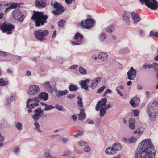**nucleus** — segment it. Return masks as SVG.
Here are the masks:
<instances>
[{"instance_id": "nucleus-1", "label": "nucleus", "mask_w": 158, "mask_h": 158, "mask_svg": "<svg viewBox=\"0 0 158 158\" xmlns=\"http://www.w3.org/2000/svg\"><path fill=\"white\" fill-rule=\"evenodd\" d=\"M140 146L136 151L135 158H155L156 151L150 139L142 142Z\"/></svg>"}, {"instance_id": "nucleus-2", "label": "nucleus", "mask_w": 158, "mask_h": 158, "mask_svg": "<svg viewBox=\"0 0 158 158\" xmlns=\"http://www.w3.org/2000/svg\"><path fill=\"white\" fill-rule=\"evenodd\" d=\"M38 98H35L31 99H29L27 102V107L28 108V111L29 113L32 112V109L38 106V103L40 102L39 99L43 100L44 101L47 100L48 98V94L45 92L40 93Z\"/></svg>"}, {"instance_id": "nucleus-3", "label": "nucleus", "mask_w": 158, "mask_h": 158, "mask_svg": "<svg viewBox=\"0 0 158 158\" xmlns=\"http://www.w3.org/2000/svg\"><path fill=\"white\" fill-rule=\"evenodd\" d=\"M48 18V16L44 15L43 12L34 11L31 17V19L35 22V26L39 27L47 23Z\"/></svg>"}, {"instance_id": "nucleus-4", "label": "nucleus", "mask_w": 158, "mask_h": 158, "mask_svg": "<svg viewBox=\"0 0 158 158\" xmlns=\"http://www.w3.org/2000/svg\"><path fill=\"white\" fill-rule=\"evenodd\" d=\"M148 113L149 116L152 118H155L158 114V102L154 101L148 104Z\"/></svg>"}, {"instance_id": "nucleus-5", "label": "nucleus", "mask_w": 158, "mask_h": 158, "mask_svg": "<svg viewBox=\"0 0 158 158\" xmlns=\"http://www.w3.org/2000/svg\"><path fill=\"white\" fill-rule=\"evenodd\" d=\"M107 99L106 98L102 99L99 101L95 106V109L97 111L100 110L99 116L102 117L106 113L107 109H105L104 106L106 104Z\"/></svg>"}, {"instance_id": "nucleus-6", "label": "nucleus", "mask_w": 158, "mask_h": 158, "mask_svg": "<svg viewBox=\"0 0 158 158\" xmlns=\"http://www.w3.org/2000/svg\"><path fill=\"white\" fill-rule=\"evenodd\" d=\"M35 37L37 40L43 41L46 40V37L48 35L49 31L47 30H38L34 32Z\"/></svg>"}, {"instance_id": "nucleus-7", "label": "nucleus", "mask_w": 158, "mask_h": 158, "mask_svg": "<svg viewBox=\"0 0 158 158\" xmlns=\"http://www.w3.org/2000/svg\"><path fill=\"white\" fill-rule=\"evenodd\" d=\"M142 4L144 3L147 7L155 10L158 7V2L156 0H139Z\"/></svg>"}, {"instance_id": "nucleus-8", "label": "nucleus", "mask_w": 158, "mask_h": 158, "mask_svg": "<svg viewBox=\"0 0 158 158\" xmlns=\"http://www.w3.org/2000/svg\"><path fill=\"white\" fill-rule=\"evenodd\" d=\"M51 6H53L56 9L55 10L52 11V12L54 14L56 15H59L64 12L65 10L63 6L56 2L53 3L52 1L51 2Z\"/></svg>"}, {"instance_id": "nucleus-9", "label": "nucleus", "mask_w": 158, "mask_h": 158, "mask_svg": "<svg viewBox=\"0 0 158 158\" xmlns=\"http://www.w3.org/2000/svg\"><path fill=\"white\" fill-rule=\"evenodd\" d=\"M95 23V21L92 18L88 19L85 20V23L83 21H81L80 25L83 28L90 29L93 26Z\"/></svg>"}, {"instance_id": "nucleus-10", "label": "nucleus", "mask_w": 158, "mask_h": 158, "mask_svg": "<svg viewBox=\"0 0 158 158\" xmlns=\"http://www.w3.org/2000/svg\"><path fill=\"white\" fill-rule=\"evenodd\" d=\"M15 27V26L11 24L3 23L0 27V28L3 32H7V34H10L12 33L11 31L14 29Z\"/></svg>"}, {"instance_id": "nucleus-11", "label": "nucleus", "mask_w": 158, "mask_h": 158, "mask_svg": "<svg viewBox=\"0 0 158 158\" xmlns=\"http://www.w3.org/2000/svg\"><path fill=\"white\" fill-rule=\"evenodd\" d=\"M12 15L15 19L20 22H22L24 19L23 14L19 10H14L12 13Z\"/></svg>"}, {"instance_id": "nucleus-12", "label": "nucleus", "mask_w": 158, "mask_h": 158, "mask_svg": "<svg viewBox=\"0 0 158 158\" xmlns=\"http://www.w3.org/2000/svg\"><path fill=\"white\" fill-rule=\"evenodd\" d=\"M137 71L133 67H131L127 73V79L130 80H134L136 77Z\"/></svg>"}, {"instance_id": "nucleus-13", "label": "nucleus", "mask_w": 158, "mask_h": 158, "mask_svg": "<svg viewBox=\"0 0 158 158\" xmlns=\"http://www.w3.org/2000/svg\"><path fill=\"white\" fill-rule=\"evenodd\" d=\"M40 91V88L38 86L32 85L30 87L28 91V93L31 95H35L38 93Z\"/></svg>"}, {"instance_id": "nucleus-14", "label": "nucleus", "mask_w": 158, "mask_h": 158, "mask_svg": "<svg viewBox=\"0 0 158 158\" xmlns=\"http://www.w3.org/2000/svg\"><path fill=\"white\" fill-rule=\"evenodd\" d=\"M44 114V111L40 108L35 109V114L33 115V119L35 120H38Z\"/></svg>"}, {"instance_id": "nucleus-15", "label": "nucleus", "mask_w": 158, "mask_h": 158, "mask_svg": "<svg viewBox=\"0 0 158 158\" xmlns=\"http://www.w3.org/2000/svg\"><path fill=\"white\" fill-rule=\"evenodd\" d=\"M40 2L38 0H36L35 2V4L38 8H44L47 6V4L46 3V0H40Z\"/></svg>"}, {"instance_id": "nucleus-16", "label": "nucleus", "mask_w": 158, "mask_h": 158, "mask_svg": "<svg viewBox=\"0 0 158 158\" xmlns=\"http://www.w3.org/2000/svg\"><path fill=\"white\" fill-rule=\"evenodd\" d=\"M139 98L135 97L132 98L130 101V103L133 107H135V105H137L140 102Z\"/></svg>"}, {"instance_id": "nucleus-17", "label": "nucleus", "mask_w": 158, "mask_h": 158, "mask_svg": "<svg viewBox=\"0 0 158 158\" xmlns=\"http://www.w3.org/2000/svg\"><path fill=\"white\" fill-rule=\"evenodd\" d=\"M132 19L134 22V23L139 22L141 20L140 16L135 12H133L131 13Z\"/></svg>"}, {"instance_id": "nucleus-18", "label": "nucleus", "mask_w": 158, "mask_h": 158, "mask_svg": "<svg viewBox=\"0 0 158 158\" xmlns=\"http://www.w3.org/2000/svg\"><path fill=\"white\" fill-rule=\"evenodd\" d=\"M101 80V78L100 77H98L95 79L93 80L92 81L91 85H90V87L92 89L94 88L100 81Z\"/></svg>"}, {"instance_id": "nucleus-19", "label": "nucleus", "mask_w": 158, "mask_h": 158, "mask_svg": "<svg viewBox=\"0 0 158 158\" xmlns=\"http://www.w3.org/2000/svg\"><path fill=\"white\" fill-rule=\"evenodd\" d=\"M89 81V79H86L85 80H81L80 82V84L82 88H84L85 90H88V87L86 83Z\"/></svg>"}, {"instance_id": "nucleus-20", "label": "nucleus", "mask_w": 158, "mask_h": 158, "mask_svg": "<svg viewBox=\"0 0 158 158\" xmlns=\"http://www.w3.org/2000/svg\"><path fill=\"white\" fill-rule=\"evenodd\" d=\"M83 36L79 33H77L74 36V39L76 40L77 42L81 43L83 40Z\"/></svg>"}, {"instance_id": "nucleus-21", "label": "nucleus", "mask_w": 158, "mask_h": 158, "mask_svg": "<svg viewBox=\"0 0 158 158\" xmlns=\"http://www.w3.org/2000/svg\"><path fill=\"white\" fill-rule=\"evenodd\" d=\"M80 113L78 114L79 120L82 121L86 117V114L84 109H80Z\"/></svg>"}, {"instance_id": "nucleus-22", "label": "nucleus", "mask_w": 158, "mask_h": 158, "mask_svg": "<svg viewBox=\"0 0 158 158\" xmlns=\"http://www.w3.org/2000/svg\"><path fill=\"white\" fill-rule=\"evenodd\" d=\"M98 57L99 59L102 60H105L108 58L107 54L104 52H101L99 54Z\"/></svg>"}, {"instance_id": "nucleus-23", "label": "nucleus", "mask_w": 158, "mask_h": 158, "mask_svg": "<svg viewBox=\"0 0 158 158\" xmlns=\"http://www.w3.org/2000/svg\"><path fill=\"white\" fill-rule=\"evenodd\" d=\"M135 120L134 118H131L129 119V127L132 129L135 128Z\"/></svg>"}, {"instance_id": "nucleus-24", "label": "nucleus", "mask_w": 158, "mask_h": 158, "mask_svg": "<svg viewBox=\"0 0 158 158\" xmlns=\"http://www.w3.org/2000/svg\"><path fill=\"white\" fill-rule=\"evenodd\" d=\"M105 152L107 154H114L116 152H115L113 147H109L106 149Z\"/></svg>"}, {"instance_id": "nucleus-25", "label": "nucleus", "mask_w": 158, "mask_h": 158, "mask_svg": "<svg viewBox=\"0 0 158 158\" xmlns=\"http://www.w3.org/2000/svg\"><path fill=\"white\" fill-rule=\"evenodd\" d=\"M123 20L126 21V23L128 25L130 24V17L127 13H124L122 17Z\"/></svg>"}, {"instance_id": "nucleus-26", "label": "nucleus", "mask_w": 158, "mask_h": 158, "mask_svg": "<svg viewBox=\"0 0 158 158\" xmlns=\"http://www.w3.org/2000/svg\"><path fill=\"white\" fill-rule=\"evenodd\" d=\"M68 91L67 90L64 91H59L56 94V96L57 97H60L68 93Z\"/></svg>"}, {"instance_id": "nucleus-27", "label": "nucleus", "mask_w": 158, "mask_h": 158, "mask_svg": "<svg viewBox=\"0 0 158 158\" xmlns=\"http://www.w3.org/2000/svg\"><path fill=\"white\" fill-rule=\"evenodd\" d=\"M112 147L115 152H116V151L118 150L121 149L120 144L118 143H115L112 146Z\"/></svg>"}, {"instance_id": "nucleus-28", "label": "nucleus", "mask_w": 158, "mask_h": 158, "mask_svg": "<svg viewBox=\"0 0 158 158\" xmlns=\"http://www.w3.org/2000/svg\"><path fill=\"white\" fill-rule=\"evenodd\" d=\"M77 98L78 99L77 101V103L78 106L81 108L83 107L82 98H80L79 96H78Z\"/></svg>"}, {"instance_id": "nucleus-29", "label": "nucleus", "mask_w": 158, "mask_h": 158, "mask_svg": "<svg viewBox=\"0 0 158 158\" xmlns=\"http://www.w3.org/2000/svg\"><path fill=\"white\" fill-rule=\"evenodd\" d=\"M43 85L44 88L45 89H50L51 88V85L49 82H45L43 84Z\"/></svg>"}, {"instance_id": "nucleus-30", "label": "nucleus", "mask_w": 158, "mask_h": 158, "mask_svg": "<svg viewBox=\"0 0 158 158\" xmlns=\"http://www.w3.org/2000/svg\"><path fill=\"white\" fill-rule=\"evenodd\" d=\"M114 26L113 25H111L107 27L106 28V31L108 32H111L114 31Z\"/></svg>"}, {"instance_id": "nucleus-31", "label": "nucleus", "mask_w": 158, "mask_h": 158, "mask_svg": "<svg viewBox=\"0 0 158 158\" xmlns=\"http://www.w3.org/2000/svg\"><path fill=\"white\" fill-rule=\"evenodd\" d=\"M77 89V87L74 85H70L69 86V89L70 91H76Z\"/></svg>"}, {"instance_id": "nucleus-32", "label": "nucleus", "mask_w": 158, "mask_h": 158, "mask_svg": "<svg viewBox=\"0 0 158 158\" xmlns=\"http://www.w3.org/2000/svg\"><path fill=\"white\" fill-rule=\"evenodd\" d=\"M8 82L3 79H0V86H6L8 84Z\"/></svg>"}, {"instance_id": "nucleus-33", "label": "nucleus", "mask_w": 158, "mask_h": 158, "mask_svg": "<svg viewBox=\"0 0 158 158\" xmlns=\"http://www.w3.org/2000/svg\"><path fill=\"white\" fill-rule=\"evenodd\" d=\"M65 21L64 20H61L58 22V25L59 27L62 28L64 26Z\"/></svg>"}, {"instance_id": "nucleus-34", "label": "nucleus", "mask_w": 158, "mask_h": 158, "mask_svg": "<svg viewBox=\"0 0 158 158\" xmlns=\"http://www.w3.org/2000/svg\"><path fill=\"white\" fill-rule=\"evenodd\" d=\"M79 71L80 73L82 74H86L87 73L86 70L82 67H80Z\"/></svg>"}, {"instance_id": "nucleus-35", "label": "nucleus", "mask_w": 158, "mask_h": 158, "mask_svg": "<svg viewBox=\"0 0 158 158\" xmlns=\"http://www.w3.org/2000/svg\"><path fill=\"white\" fill-rule=\"evenodd\" d=\"M44 105H45V108L44 109V110H49L54 108V106L51 105H48L47 104Z\"/></svg>"}, {"instance_id": "nucleus-36", "label": "nucleus", "mask_w": 158, "mask_h": 158, "mask_svg": "<svg viewBox=\"0 0 158 158\" xmlns=\"http://www.w3.org/2000/svg\"><path fill=\"white\" fill-rule=\"evenodd\" d=\"M20 6L18 3H12L10 6V9H15L17 7H19Z\"/></svg>"}, {"instance_id": "nucleus-37", "label": "nucleus", "mask_w": 158, "mask_h": 158, "mask_svg": "<svg viewBox=\"0 0 158 158\" xmlns=\"http://www.w3.org/2000/svg\"><path fill=\"white\" fill-rule=\"evenodd\" d=\"M137 139L134 137H132L129 139V143H131L135 142L137 141Z\"/></svg>"}, {"instance_id": "nucleus-38", "label": "nucleus", "mask_w": 158, "mask_h": 158, "mask_svg": "<svg viewBox=\"0 0 158 158\" xmlns=\"http://www.w3.org/2000/svg\"><path fill=\"white\" fill-rule=\"evenodd\" d=\"M15 126L16 128L19 130H21L22 129V125L20 122H18L17 124H16Z\"/></svg>"}, {"instance_id": "nucleus-39", "label": "nucleus", "mask_w": 158, "mask_h": 158, "mask_svg": "<svg viewBox=\"0 0 158 158\" xmlns=\"http://www.w3.org/2000/svg\"><path fill=\"white\" fill-rule=\"evenodd\" d=\"M54 107V108H55L57 109L59 111H64V110L62 109L63 107L61 105H56Z\"/></svg>"}, {"instance_id": "nucleus-40", "label": "nucleus", "mask_w": 158, "mask_h": 158, "mask_svg": "<svg viewBox=\"0 0 158 158\" xmlns=\"http://www.w3.org/2000/svg\"><path fill=\"white\" fill-rule=\"evenodd\" d=\"M106 35L105 33H102L101 34L100 38L102 41H103L106 39Z\"/></svg>"}, {"instance_id": "nucleus-41", "label": "nucleus", "mask_w": 158, "mask_h": 158, "mask_svg": "<svg viewBox=\"0 0 158 158\" xmlns=\"http://www.w3.org/2000/svg\"><path fill=\"white\" fill-rule=\"evenodd\" d=\"M77 131H78V132L76 134L74 135L75 137H78L80 135H81L83 133V131H82V130H81V131L77 130L76 131V132H77Z\"/></svg>"}, {"instance_id": "nucleus-42", "label": "nucleus", "mask_w": 158, "mask_h": 158, "mask_svg": "<svg viewBox=\"0 0 158 158\" xmlns=\"http://www.w3.org/2000/svg\"><path fill=\"white\" fill-rule=\"evenodd\" d=\"M90 148L89 146H86L85 147L84 149V150L85 152H88L90 151Z\"/></svg>"}, {"instance_id": "nucleus-43", "label": "nucleus", "mask_w": 158, "mask_h": 158, "mask_svg": "<svg viewBox=\"0 0 158 158\" xmlns=\"http://www.w3.org/2000/svg\"><path fill=\"white\" fill-rule=\"evenodd\" d=\"M105 86H103L101 87L97 92V93H100L102 92L105 88Z\"/></svg>"}, {"instance_id": "nucleus-44", "label": "nucleus", "mask_w": 158, "mask_h": 158, "mask_svg": "<svg viewBox=\"0 0 158 158\" xmlns=\"http://www.w3.org/2000/svg\"><path fill=\"white\" fill-rule=\"evenodd\" d=\"M87 143L85 142L82 141H80L79 142L78 144L80 146H84L85 144Z\"/></svg>"}, {"instance_id": "nucleus-45", "label": "nucleus", "mask_w": 158, "mask_h": 158, "mask_svg": "<svg viewBox=\"0 0 158 158\" xmlns=\"http://www.w3.org/2000/svg\"><path fill=\"white\" fill-rule=\"evenodd\" d=\"M139 112V110H133L134 115L135 116H137L138 115Z\"/></svg>"}, {"instance_id": "nucleus-46", "label": "nucleus", "mask_w": 158, "mask_h": 158, "mask_svg": "<svg viewBox=\"0 0 158 158\" xmlns=\"http://www.w3.org/2000/svg\"><path fill=\"white\" fill-rule=\"evenodd\" d=\"M75 97V94H68L67 95V97L69 99H73Z\"/></svg>"}, {"instance_id": "nucleus-47", "label": "nucleus", "mask_w": 158, "mask_h": 158, "mask_svg": "<svg viewBox=\"0 0 158 158\" xmlns=\"http://www.w3.org/2000/svg\"><path fill=\"white\" fill-rule=\"evenodd\" d=\"M122 139L124 142L129 143V139H127L125 137H123L122 138Z\"/></svg>"}, {"instance_id": "nucleus-48", "label": "nucleus", "mask_w": 158, "mask_h": 158, "mask_svg": "<svg viewBox=\"0 0 158 158\" xmlns=\"http://www.w3.org/2000/svg\"><path fill=\"white\" fill-rule=\"evenodd\" d=\"M16 97V95L15 94H13L10 96V100L11 101H13L15 100Z\"/></svg>"}, {"instance_id": "nucleus-49", "label": "nucleus", "mask_w": 158, "mask_h": 158, "mask_svg": "<svg viewBox=\"0 0 158 158\" xmlns=\"http://www.w3.org/2000/svg\"><path fill=\"white\" fill-rule=\"evenodd\" d=\"M65 2L68 4L71 3L72 2H74L75 0H65Z\"/></svg>"}, {"instance_id": "nucleus-50", "label": "nucleus", "mask_w": 158, "mask_h": 158, "mask_svg": "<svg viewBox=\"0 0 158 158\" xmlns=\"http://www.w3.org/2000/svg\"><path fill=\"white\" fill-rule=\"evenodd\" d=\"M44 156L45 157L47 158V157H50L51 156V155L49 153L46 152H45L44 153Z\"/></svg>"}, {"instance_id": "nucleus-51", "label": "nucleus", "mask_w": 158, "mask_h": 158, "mask_svg": "<svg viewBox=\"0 0 158 158\" xmlns=\"http://www.w3.org/2000/svg\"><path fill=\"white\" fill-rule=\"evenodd\" d=\"M111 92V90L109 89H107L104 93V96H105L107 94Z\"/></svg>"}, {"instance_id": "nucleus-52", "label": "nucleus", "mask_w": 158, "mask_h": 158, "mask_svg": "<svg viewBox=\"0 0 158 158\" xmlns=\"http://www.w3.org/2000/svg\"><path fill=\"white\" fill-rule=\"evenodd\" d=\"M152 67L154 69H156V67L158 66V64L157 63L155 62L153 63L152 65Z\"/></svg>"}, {"instance_id": "nucleus-53", "label": "nucleus", "mask_w": 158, "mask_h": 158, "mask_svg": "<svg viewBox=\"0 0 158 158\" xmlns=\"http://www.w3.org/2000/svg\"><path fill=\"white\" fill-rule=\"evenodd\" d=\"M4 137L1 136V133H0V143L3 142L4 140Z\"/></svg>"}, {"instance_id": "nucleus-54", "label": "nucleus", "mask_w": 158, "mask_h": 158, "mask_svg": "<svg viewBox=\"0 0 158 158\" xmlns=\"http://www.w3.org/2000/svg\"><path fill=\"white\" fill-rule=\"evenodd\" d=\"M111 107V105L110 104H107L106 105L104 106V107H105V109H106L107 110L108 109L110 108Z\"/></svg>"}, {"instance_id": "nucleus-55", "label": "nucleus", "mask_w": 158, "mask_h": 158, "mask_svg": "<svg viewBox=\"0 0 158 158\" xmlns=\"http://www.w3.org/2000/svg\"><path fill=\"white\" fill-rule=\"evenodd\" d=\"M77 66V65H74L70 66L69 68L70 69H74L76 68Z\"/></svg>"}, {"instance_id": "nucleus-56", "label": "nucleus", "mask_w": 158, "mask_h": 158, "mask_svg": "<svg viewBox=\"0 0 158 158\" xmlns=\"http://www.w3.org/2000/svg\"><path fill=\"white\" fill-rule=\"evenodd\" d=\"M71 118L73 119L74 121H75L77 119L76 116L75 115H73L72 116Z\"/></svg>"}, {"instance_id": "nucleus-57", "label": "nucleus", "mask_w": 158, "mask_h": 158, "mask_svg": "<svg viewBox=\"0 0 158 158\" xmlns=\"http://www.w3.org/2000/svg\"><path fill=\"white\" fill-rule=\"evenodd\" d=\"M19 151V148H15L14 152L15 153H16Z\"/></svg>"}, {"instance_id": "nucleus-58", "label": "nucleus", "mask_w": 158, "mask_h": 158, "mask_svg": "<svg viewBox=\"0 0 158 158\" xmlns=\"http://www.w3.org/2000/svg\"><path fill=\"white\" fill-rule=\"evenodd\" d=\"M4 16V14L2 12H0V20L2 19Z\"/></svg>"}, {"instance_id": "nucleus-59", "label": "nucleus", "mask_w": 158, "mask_h": 158, "mask_svg": "<svg viewBox=\"0 0 158 158\" xmlns=\"http://www.w3.org/2000/svg\"><path fill=\"white\" fill-rule=\"evenodd\" d=\"M72 43L73 45H80L81 43L78 42L77 43L74 41H72Z\"/></svg>"}, {"instance_id": "nucleus-60", "label": "nucleus", "mask_w": 158, "mask_h": 158, "mask_svg": "<svg viewBox=\"0 0 158 158\" xmlns=\"http://www.w3.org/2000/svg\"><path fill=\"white\" fill-rule=\"evenodd\" d=\"M117 91L118 93V94L121 96H123V94L121 93V92L119 91L118 89H117Z\"/></svg>"}, {"instance_id": "nucleus-61", "label": "nucleus", "mask_w": 158, "mask_h": 158, "mask_svg": "<svg viewBox=\"0 0 158 158\" xmlns=\"http://www.w3.org/2000/svg\"><path fill=\"white\" fill-rule=\"evenodd\" d=\"M35 126L36 128H38L39 127V125L38 123L37 122H36L35 123Z\"/></svg>"}, {"instance_id": "nucleus-62", "label": "nucleus", "mask_w": 158, "mask_h": 158, "mask_svg": "<svg viewBox=\"0 0 158 158\" xmlns=\"http://www.w3.org/2000/svg\"><path fill=\"white\" fill-rule=\"evenodd\" d=\"M155 33H154L153 31H150V35L152 37L154 36Z\"/></svg>"}, {"instance_id": "nucleus-63", "label": "nucleus", "mask_w": 158, "mask_h": 158, "mask_svg": "<svg viewBox=\"0 0 158 158\" xmlns=\"http://www.w3.org/2000/svg\"><path fill=\"white\" fill-rule=\"evenodd\" d=\"M137 88L138 90H141L143 88L141 85H137Z\"/></svg>"}, {"instance_id": "nucleus-64", "label": "nucleus", "mask_w": 158, "mask_h": 158, "mask_svg": "<svg viewBox=\"0 0 158 158\" xmlns=\"http://www.w3.org/2000/svg\"><path fill=\"white\" fill-rule=\"evenodd\" d=\"M7 72L9 73H12V71L10 69H8L7 70Z\"/></svg>"}]
</instances>
